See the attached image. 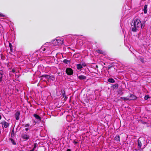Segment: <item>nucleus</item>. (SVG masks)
Segmentation results:
<instances>
[{
  "label": "nucleus",
  "instance_id": "f257e3e1",
  "mask_svg": "<svg viewBox=\"0 0 151 151\" xmlns=\"http://www.w3.org/2000/svg\"><path fill=\"white\" fill-rule=\"evenodd\" d=\"M142 25L140 19L135 18L132 23L131 29L132 31L136 32L141 28Z\"/></svg>",
  "mask_w": 151,
  "mask_h": 151
},
{
  "label": "nucleus",
  "instance_id": "f03ea898",
  "mask_svg": "<svg viewBox=\"0 0 151 151\" xmlns=\"http://www.w3.org/2000/svg\"><path fill=\"white\" fill-rule=\"evenodd\" d=\"M146 145V142L144 137H140L137 140V149L133 148V151H142Z\"/></svg>",
  "mask_w": 151,
  "mask_h": 151
},
{
  "label": "nucleus",
  "instance_id": "7ed1b4c3",
  "mask_svg": "<svg viewBox=\"0 0 151 151\" xmlns=\"http://www.w3.org/2000/svg\"><path fill=\"white\" fill-rule=\"evenodd\" d=\"M65 72L66 73L69 75H71L73 74V71L70 68H66Z\"/></svg>",
  "mask_w": 151,
  "mask_h": 151
},
{
  "label": "nucleus",
  "instance_id": "20e7f679",
  "mask_svg": "<svg viewBox=\"0 0 151 151\" xmlns=\"http://www.w3.org/2000/svg\"><path fill=\"white\" fill-rule=\"evenodd\" d=\"M22 138L26 140L28 139L29 138V136L28 134H23L21 135Z\"/></svg>",
  "mask_w": 151,
  "mask_h": 151
},
{
  "label": "nucleus",
  "instance_id": "39448f33",
  "mask_svg": "<svg viewBox=\"0 0 151 151\" xmlns=\"http://www.w3.org/2000/svg\"><path fill=\"white\" fill-rule=\"evenodd\" d=\"M41 77H45V78H47L48 79H52V80H54V79L55 78L54 77H53V76L52 77L50 76L46 75H42L41 76Z\"/></svg>",
  "mask_w": 151,
  "mask_h": 151
},
{
  "label": "nucleus",
  "instance_id": "423d86ee",
  "mask_svg": "<svg viewBox=\"0 0 151 151\" xmlns=\"http://www.w3.org/2000/svg\"><path fill=\"white\" fill-rule=\"evenodd\" d=\"M137 97L133 94H131L130 96H128V100H132L136 99Z\"/></svg>",
  "mask_w": 151,
  "mask_h": 151
},
{
  "label": "nucleus",
  "instance_id": "0eeeda50",
  "mask_svg": "<svg viewBox=\"0 0 151 151\" xmlns=\"http://www.w3.org/2000/svg\"><path fill=\"white\" fill-rule=\"evenodd\" d=\"M4 73L3 71L2 70H0V82H1L3 80Z\"/></svg>",
  "mask_w": 151,
  "mask_h": 151
},
{
  "label": "nucleus",
  "instance_id": "6e6552de",
  "mask_svg": "<svg viewBox=\"0 0 151 151\" xmlns=\"http://www.w3.org/2000/svg\"><path fill=\"white\" fill-rule=\"evenodd\" d=\"M20 114V112L17 111L15 114L14 116L16 119L17 120H18L19 118V115Z\"/></svg>",
  "mask_w": 151,
  "mask_h": 151
},
{
  "label": "nucleus",
  "instance_id": "1a4fd4ad",
  "mask_svg": "<svg viewBox=\"0 0 151 151\" xmlns=\"http://www.w3.org/2000/svg\"><path fill=\"white\" fill-rule=\"evenodd\" d=\"M56 39L58 43V45H61L63 44V40L62 39Z\"/></svg>",
  "mask_w": 151,
  "mask_h": 151
},
{
  "label": "nucleus",
  "instance_id": "9d476101",
  "mask_svg": "<svg viewBox=\"0 0 151 151\" xmlns=\"http://www.w3.org/2000/svg\"><path fill=\"white\" fill-rule=\"evenodd\" d=\"M1 123L5 128L7 127L9 125V124L5 121Z\"/></svg>",
  "mask_w": 151,
  "mask_h": 151
},
{
  "label": "nucleus",
  "instance_id": "9b49d317",
  "mask_svg": "<svg viewBox=\"0 0 151 151\" xmlns=\"http://www.w3.org/2000/svg\"><path fill=\"white\" fill-rule=\"evenodd\" d=\"M78 78L80 80H85L86 79V77L83 75H81L78 77Z\"/></svg>",
  "mask_w": 151,
  "mask_h": 151
},
{
  "label": "nucleus",
  "instance_id": "f8f14e48",
  "mask_svg": "<svg viewBox=\"0 0 151 151\" xmlns=\"http://www.w3.org/2000/svg\"><path fill=\"white\" fill-rule=\"evenodd\" d=\"M62 95L64 98H66V96L65 95V91L64 90L62 89L61 91Z\"/></svg>",
  "mask_w": 151,
  "mask_h": 151
},
{
  "label": "nucleus",
  "instance_id": "ddd939ff",
  "mask_svg": "<svg viewBox=\"0 0 151 151\" xmlns=\"http://www.w3.org/2000/svg\"><path fill=\"white\" fill-rule=\"evenodd\" d=\"M52 43L54 46L58 45V43L57 42V39L53 40L52 41Z\"/></svg>",
  "mask_w": 151,
  "mask_h": 151
},
{
  "label": "nucleus",
  "instance_id": "4468645a",
  "mask_svg": "<svg viewBox=\"0 0 151 151\" xmlns=\"http://www.w3.org/2000/svg\"><path fill=\"white\" fill-rule=\"evenodd\" d=\"M77 69L78 70H81V68H83V67L82 66V65L81 64H78L76 65Z\"/></svg>",
  "mask_w": 151,
  "mask_h": 151
},
{
  "label": "nucleus",
  "instance_id": "2eb2a0df",
  "mask_svg": "<svg viewBox=\"0 0 151 151\" xmlns=\"http://www.w3.org/2000/svg\"><path fill=\"white\" fill-rule=\"evenodd\" d=\"M108 81L109 82L112 83H114L115 80L112 78H109L108 79Z\"/></svg>",
  "mask_w": 151,
  "mask_h": 151
},
{
  "label": "nucleus",
  "instance_id": "dca6fc26",
  "mask_svg": "<svg viewBox=\"0 0 151 151\" xmlns=\"http://www.w3.org/2000/svg\"><path fill=\"white\" fill-rule=\"evenodd\" d=\"M34 116L38 120L40 121L41 120V118L40 117V116L36 114H34Z\"/></svg>",
  "mask_w": 151,
  "mask_h": 151
},
{
  "label": "nucleus",
  "instance_id": "f3484780",
  "mask_svg": "<svg viewBox=\"0 0 151 151\" xmlns=\"http://www.w3.org/2000/svg\"><path fill=\"white\" fill-rule=\"evenodd\" d=\"M114 139L115 140H116L117 141L120 142V137L119 135H116L115 138Z\"/></svg>",
  "mask_w": 151,
  "mask_h": 151
},
{
  "label": "nucleus",
  "instance_id": "a211bd4d",
  "mask_svg": "<svg viewBox=\"0 0 151 151\" xmlns=\"http://www.w3.org/2000/svg\"><path fill=\"white\" fill-rule=\"evenodd\" d=\"M147 5H145L143 11L144 12V13L145 14H146L147 13Z\"/></svg>",
  "mask_w": 151,
  "mask_h": 151
},
{
  "label": "nucleus",
  "instance_id": "6ab92c4d",
  "mask_svg": "<svg viewBox=\"0 0 151 151\" xmlns=\"http://www.w3.org/2000/svg\"><path fill=\"white\" fill-rule=\"evenodd\" d=\"M63 62L65 63L68 64L70 63V61L67 59H64L63 60Z\"/></svg>",
  "mask_w": 151,
  "mask_h": 151
},
{
  "label": "nucleus",
  "instance_id": "aec40b11",
  "mask_svg": "<svg viewBox=\"0 0 151 151\" xmlns=\"http://www.w3.org/2000/svg\"><path fill=\"white\" fill-rule=\"evenodd\" d=\"M112 87L114 89L117 88L118 87V85L117 83H116L114 85H113Z\"/></svg>",
  "mask_w": 151,
  "mask_h": 151
},
{
  "label": "nucleus",
  "instance_id": "412c9836",
  "mask_svg": "<svg viewBox=\"0 0 151 151\" xmlns=\"http://www.w3.org/2000/svg\"><path fill=\"white\" fill-rule=\"evenodd\" d=\"M121 99H123V100H124V101H126V100H128V96H127V97H121Z\"/></svg>",
  "mask_w": 151,
  "mask_h": 151
},
{
  "label": "nucleus",
  "instance_id": "4be33fe9",
  "mask_svg": "<svg viewBox=\"0 0 151 151\" xmlns=\"http://www.w3.org/2000/svg\"><path fill=\"white\" fill-rule=\"evenodd\" d=\"M96 51L97 52L100 54H103V52L102 50H96Z\"/></svg>",
  "mask_w": 151,
  "mask_h": 151
},
{
  "label": "nucleus",
  "instance_id": "5701e85b",
  "mask_svg": "<svg viewBox=\"0 0 151 151\" xmlns=\"http://www.w3.org/2000/svg\"><path fill=\"white\" fill-rule=\"evenodd\" d=\"M11 142L12 143V144L14 145H16V143L14 141V140L12 139H11Z\"/></svg>",
  "mask_w": 151,
  "mask_h": 151
},
{
  "label": "nucleus",
  "instance_id": "b1692460",
  "mask_svg": "<svg viewBox=\"0 0 151 151\" xmlns=\"http://www.w3.org/2000/svg\"><path fill=\"white\" fill-rule=\"evenodd\" d=\"M149 98V96L148 95H146L145 97V100H147Z\"/></svg>",
  "mask_w": 151,
  "mask_h": 151
},
{
  "label": "nucleus",
  "instance_id": "393cba45",
  "mask_svg": "<svg viewBox=\"0 0 151 151\" xmlns=\"http://www.w3.org/2000/svg\"><path fill=\"white\" fill-rule=\"evenodd\" d=\"M56 93L58 96H59L61 95V92L60 91H57Z\"/></svg>",
  "mask_w": 151,
  "mask_h": 151
},
{
  "label": "nucleus",
  "instance_id": "a878e982",
  "mask_svg": "<svg viewBox=\"0 0 151 151\" xmlns=\"http://www.w3.org/2000/svg\"><path fill=\"white\" fill-rule=\"evenodd\" d=\"M139 60H140V61L142 63H144V60L143 58H140Z\"/></svg>",
  "mask_w": 151,
  "mask_h": 151
},
{
  "label": "nucleus",
  "instance_id": "bb28decb",
  "mask_svg": "<svg viewBox=\"0 0 151 151\" xmlns=\"http://www.w3.org/2000/svg\"><path fill=\"white\" fill-rule=\"evenodd\" d=\"M81 64L82 67H83V66L85 67L86 66V64L85 63L83 62L82 63H81Z\"/></svg>",
  "mask_w": 151,
  "mask_h": 151
},
{
  "label": "nucleus",
  "instance_id": "cd10ccee",
  "mask_svg": "<svg viewBox=\"0 0 151 151\" xmlns=\"http://www.w3.org/2000/svg\"><path fill=\"white\" fill-rule=\"evenodd\" d=\"M9 47H10V50H11L12 48V45L10 43H9Z\"/></svg>",
  "mask_w": 151,
  "mask_h": 151
},
{
  "label": "nucleus",
  "instance_id": "c85d7f7f",
  "mask_svg": "<svg viewBox=\"0 0 151 151\" xmlns=\"http://www.w3.org/2000/svg\"><path fill=\"white\" fill-rule=\"evenodd\" d=\"M73 142L75 145H76L78 143V142H77L75 140H74L73 141Z\"/></svg>",
  "mask_w": 151,
  "mask_h": 151
},
{
  "label": "nucleus",
  "instance_id": "c756f323",
  "mask_svg": "<svg viewBox=\"0 0 151 151\" xmlns=\"http://www.w3.org/2000/svg\"><path fill=\"white\" fill-rule=\"evenodd\" d=\"M40 50H43V51H45V48H43V47H42L40 49Z\"/></svg>",
  "mask_w": 151,
  "mask_h": 151
},
{
  "label": "nucleus",
  "instance_id": "7c9ffc66",
  "mask_svg": "<svg viewBox=\"0 0 151 151\" xmlns=\"http://www.w3.org/2000/svg\"><path fill=\"white\" fill-rule=\"evenodd\" d=\"M29 124H26L25 125V127H28L29 126Z\"/></svg>",
  "mask_w": 151,
  "mask_h": 151
},
{
  "label": "nucleus",
  "instance_id": "2f4dec72",
  "mask_svg": "<svg viewBox=\"0 0 151 151\" xmlns=\"http://www.w3.org/2000/svg\"><path fill=\"white\" fill-rule=\"evenodd\" d=\"M0 17H4V15H3L2 14H0Z\"/></svg>",
  "mask_w": 151,
  "mask_h": 151
},
{
  "label": "nucleus",
  "instance_id": "473e14b6",
  "mask_svg": "<svg viewBox=\"0 0 151 151\" xmlns=\"http://www.w3.org/2000/svg\"><path fill=\"white\" fill-rule=\"evenodd\" d=\"M29 129L28 128H26L25 129V130L26 131H28L29 130Z\"/></svg>",
  "mask_w": 151,
  "mask_h": 151
},
{
  "label": "nucleus",
  "instance_id": "72a5a7b5",
  "mask_svg": "<svg viewBox=\"0 0 151 151\" xmlns=\"http://www.w3.org/2000/svg\"><path fill=\"white\" fill-rule=\"evenodd\" d=\"M112 67L111 66H108V69H109L111 68Z\"/></svg>",
  "mask_w": 151,
  "mask_h": 151
},
{
  "label": "nucleus",
  "instance_id": "f704fd0d",
  "mask_svg": "<svg viewBox=\"0 0 151 151\" xmlns=\"http://www.w3.org/2000/svg\"><path fill=\"white\" fill-rule=\"evenodd\" d=\"M12 71L13 72V73H14V72H15V70H14V69H13L12 70Z\"/></svg>",
  "mask_w": 151,
  "mask_h": 151
},
{
  "label": "nucleus",
  "instance_id": "c9c22d12",
  "mask_svg": "<svg viewBox=\"0 0 151 151\" xmlns=\"http://www.w3.org/2000/svg\"><path fill=\"white\" fill-rule=\"evenodd\" d=\"M34 148L32 150H30L29 151H34Z\"/></svg>",
  "mask_w": 151,
  "mask_h": 151
},
{
  "label": "nucleus",
  "instance_id": "e433bc0d",
  "mask_svg": "<svg viewBox=\"0 0 151 151\" xmlns=\"http://www.w3.org/2000/svg\"><path fill=\"white\" fill-rule=\"evenodd\" d=\"M66 151H70V150L69 149H67V150Z\"/></svg>",
  "mask_w": 151,
  "mask_h": 151
},
{
  "label": "nucleus",
  "instance_id": "4c0bfd02",
  "mask_svg": "<svg viewBox=\"0 0 151 151\" xmlns=\"http://www.w3.org/2000/svg\"><path fill=\"white\" fill-rule=\"evenodd\" d=\"M1 115H0V120L1 119Z\"/></svg>",
  "mask_w": 151,
  "mask_h": 151
}]
</instances>
